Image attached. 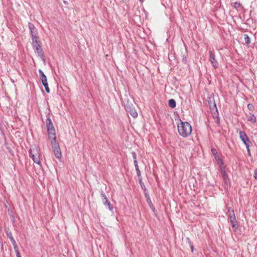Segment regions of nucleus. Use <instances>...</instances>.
Masks as SVG:
<instances>
[{
  "instance_id": "nucleus-21",
  "label": "nucleus",
  "mask_w": 257,
  "mask_h": 257,
  "mask_svg": "<svg viewBox=\"0 0 257 257\" xmlns=\"http://www.w3.org/2000/svg\"><path fill=\"white\" fill-rule=\"evenodd\" d=\"M244 42H245L246 44H249L250 43V38L249 37H248V36L247 35H244Z\"/></svg>"
},
{
  "instance_id": "nucleus-5",
  "label": "nucleus",
  "mask_w": 257,
  "mask_h": 257,
  "mask_svg": "<svg viewBox=\"0 0 257 257\" xmlns=\"http://www.w3.org/2000/svg\"><path fill=\"white\" fill-rule=\"evenodd\" d=\"M125 108L126 111L134 118H136L138 116V113L132 105L127 104L125 106Z\"/></svg>"
},
{
  "instance_id": "nucleus-35",
  "label": "nucleus",
  "mask_w": 257,
  "mask_h": 257,
  "mask_svg": "<svg viewBox=\"0 0 257 257\" xmlns=\"http://www.w3.org/2000/svg\"><path fill=\"white\" fill-rule=\"evenodd\" d=\"M12 244H13V246H16V245H17L16 241H15V242H12Z\"/></svg>"
},
{
  "instance_id": "nucleus-12",
  "label": "nucleus",
  "mask_w": 257,
  "mask_h": 257,
  "mask_svg": "<svg viewBox=\"0 0 257 257\" xmlns=\"http://www.w3.org/2000/svg\"><path fill=\"white\" fill-rule=\"evenodd\" d=\"M29 28L31 31V35H37V30L34 25L31 23H29Z\"/></svg>"
},
{
  "instance_id": "nucleus-10",
  "label": "nucleus",
  "mask_w": 257,
  "mask_h": 257,
  "mask_svg": "<svg viewBox=\"0 0 257 257\" xmlns=\"http://www.w3.org/2000/svg\"><path fill=\"white\" fill-rule=\"evenodd\" d=\"M47 132L48 137L50 140H51V141H57L55 128L48 130Z\"/></svg>"
},
{
  "instance_id": "nucleus-28",
  "label": "nucleus",
  "mask_w": 257,
  "mask_h": 257,
  "mask_svg": "<svg viewBox=\"0 0 257 257\" xmlns=\"http://www.w3.org/2000/svg\"><path fill=\"white\" fill-rule=\"evenodd\" d=\"M211 152H212V154L214 155V156L217 155V152L215 149L212 148L211 149Z\"/></svg>"
},
{
  "instance_id": "nucleus-34",
  "label": "nucleus",
  "mask_w": 257,
  "mask_h": 257,
  "mask_svg": "<svg viewBox=\"0 0 257 257\" xmlns=\"http://www.w3.org/2000/svg\"><path fill=\"white\" fill-rule=\"evenodd\" d=\"M252 107V105H251L250 104L248 105V107L249 109H250Z\"/></svg>"
},
{
  "instance_id": "nucleus-36",
  "label": "nucleus",
  "mask_w": 257,
  "mask_h": 257,
  "mask_svg": "<svg viewBox=\"0 0 257 257\" xmlns=\"http://www.w3.org/2000/svg\"><path fill=\"white\" fill-rule=\"evenodd\" d=\"M9 237H10V239L11 240H12V239H14L13 238V237L12 236V234H11V235L9 236Z\"/></svg>"
},
{
  "instance_id": "nucleus-16",
  "label": "nucleus",
  "mask_w": 257,
  "mask_h": 257,
  "mask_svg": "<svg viewBox=\"0 0 257 257\" xmlns=\"http://www.w3.org/2000/svg\"><path fill=\"white\" fill-rule=\"evenodd\" d=\"M35 52L37 53L40 57L44 59V53L41 48L37 49V50H35Z\"/></svg>"
},
{
  "instance_id": "nucleus-8",
  "label": "nucleus",
  "mask_w": 257,
  "mask_h": 257,
  "mask_svg": "<svg viewBox=\"0 0 257 257\" xmlns=\"http://www.w3.org/2000/svg\"><path fill=\"white\" fill-rule=\"evenodd\" d=\"M209 61L214 68H217L218 66V63L217 62L214 53L209 51Z\"/></svg>"
},
{
  "instance_id": "nucleus-20",
  "label": "nucleus",
  "mask_w": 257,
  "mask_h": 257,
  "mask_svg": "<svg viewBox=\"0 0 257 257\" xmlns=\"http://www.w3.org/2000/svg\"><path fill=\"white\" fill-rule=\"evenodd\" d=\"M100 195L102 199L103 202L108 200L105 194L103 191H101Z\"/></svg>"
},
{
  "instance_id": "nucleus-19",
  "label": "nucleus",
  "mask_w": 257,
  "mask_h": 257,
  "mask_svg": "<svg viewBox=\"0 0 257 257\" xmlns=\"http://www.w3.org/2000/svg\"><path fill=\"white\" fill-rule=\"evenodd\" d=\"M214 157H215V159L217 161L218 163L219 164L220 167L221 168V167H223L222 165H223V163L222 160L219 158V157L218 156V155H216Z\"/></svg>"
},
{
  "instance_id": "nucleus-17",
  "label": "nucleus",
  "mask_w": 257,
  "mask_h": 257,
  "mask_svg": "<svg viewBox=\"0 0 257 257\" xmlns=\"http://www.w3.org/2000/svg\"><path fill=\"white\" fill-rule=\"evenodd\" d=\"M169 106L172 108H173L176 107V101L174 99H171L169 100Z\"/></svg>"
},
{
  "instance_id": "nucleus-13",
  "label": "nucleus",
  "mask_w": 257,
  "mask_h": 257,
  "mask_svg": "<svg viewBox=\"0 0 257 257\" xmlns=\"http://www.w3.org/2000/svg\"><path fill=\"white\" fill-rule=\"evenodd\" d=\"M46 123L47 131L50 130L54 129L53 124L51 119L49 117L47 118Z\"/></svg>"
},
{
  "instance_id": "nucleus-18",
  "label": "nucleus",
  "mask_w": 257,
  "mask_h": 257,
  "mask_svg": "<svg viewBox=\"0 0 257 257\" xmlns=\"http://www.w3.org/2000/svg\"><path fill=\"white\" fill-rule=\"evenodd\" d=\"M103 204L105 206H107L109 210L112 211L113 207L111 205L110 202L107 200L106 201H103Z\"/></svg>"
},
{
  "instance_id": "nucleus-22",
  "label": "nucleus",
  "mask_w": 257,
  "mask_h": 257,
  "mask_svg": "<svg viewBox=\"0 0 257 257\" xmlns=\"http://www.w3.org/2000/svg\"><path fill=\"white\" fill-rule=\"evenodd\" d=\"M135 168H136V170L137 171V175L138 176H140L141 175V172L139 170L138 164H135Z\"/></svg>"
},
{
  "instance_id": "nucleus-32",
  "label": "nucleus",
  "mask_w": 257,
  "mask_h": 257,
  "mask_svg": "<svg viewBox=\"0 0 257 257\" xmlns=\"http://www.w3.org/2000/svg\"><path fill=\"white\" fill-rule=\"evenodd\" d=\"M16 253V256L17 257H21V255H20V253L19 251H18Z\"/></svg>"
},
{
  "instance_id": "nucleus-4",
  "label": "nucleus",
  "mask_w": 257,
  "mask_h": 257,
  "mask_svg": "<svg viewBox=\"0 0 257 257\" xmlns=\"http://www.w3.org/2000/svg\"><path fill=\"white\" fill-rule=\"evenodd\" d=\"M239 138L243 142V144L245 145L246 147L248 149L249 145L251 144L250 140L247 137L246 134L243 132H240L239 133ZM248 152H249V149H248Z\"/></svg>"
},
{
  "instance_id": "nucleus-1",
  "label": "nucleus",
  "mask_w": 257,
  "mask_h": 257,
  "mask_svg": "<svg viewBox=\"0 0 257 257\" xmlns=\"http://www.w3.org/2000/svg\"><path fill=\"white\" fill-rule=\"evenodd\" d=\"M178 131L182 137L185 138L191 134L192 127L188 122L181 121L178 125Z\"/></svg>"
},
{
  "instance_id": "nucleus-26",
  "label": "nucleus",
  "mask_w": 257,
  "mask_h": 257,
  "mask_svg": "<svg viewBox=\"0 0 257 257\" xmlns=\"http://www.w3.org/2000/svg\"><path fill=\"white\" fill-rule=\"evenodd\" d=\"M33 46L35 50H37V49H39V48H41L40 43L37 44L36 45V44L34 45H33Z\"/></svg>"
},
{
  "instance_id": "nucleus-6",
  "label": "nucleus",
  "mask_w": 257,
  "mask_h": 257,
  "mask_svg": "<svg viewBox=\"0 0 257 257\" xmlns=\"http://www.w3.org/2000/svg\"><path fill=\"white\" fill-rule=\"evenodd\" d=\"M232 213H229V221L231 224L232 227L234 228V230H235L238 227V225L237 223V221L233 211Z\"/></svg>"
},
{
  "instance_id": "nucleus-38",
  "label": "nucleus",
  "mask_w": 257,
  "mask_h": 257,
  "mask_svg": "<svg viewBox=\"0 0 257 257\" xmlns=\"http://www.w3.org/2000/svg\"><path fill=\"white\" fill-rule=\"evenodd\" d=\"M140 1L141 2H142V1H143V0H140Z\"/></svg>"
},
{
  "instance_id": "nucleus-3",
  "label": "nucleus",
  "mask_w": 257,
  "mask_h": 257,
  "mask_svg": "<svg viewBox=\"0 0 257 257\" xmlns=\"http://www.w3.org/2000/svg\"><path fill=\"white\" fill-rule=\"evenodd\" d=\"M51 145L54 155L57 159H60L62 155L59 143L57 141H51Z\"/></svg>"
},
{
  "instance_id": "nucleus-7",
  "label": "nucleus",
  "mask_w": 257,
  "mask_h": 257,
  "mask_svg": "<svg viewBox=\"0 0 257 257\" xmlns=\"http://www.w3.org/2000/svg\"><path fill=\"white\" fill-rule=\"evenodd\" d=\"M220 169H221V176H222V178L224 181L225 187H227L229 184V183L228 176L224 170V167H221Z\"/></svg>"
},
{
  "instance_id": "nucleus-24",
  "label": "nucleus",
  "mask_w": 257,
  "mask_h": 257,
  "mask_svg": "<svg viewBox=\"0 0 257 257\" xmlns=\"http://www.w3.org/2000/svg\"><path fill=\"white\" fill-rule=\"evenodd\" d=\"M186 240H187V242H188V243L190 245L191 251L193 252V245L192 244V243L191 242L190 238H187Z\"/></svg>"
},
{
  "instance_id": "nucleus-37",
  "label": "nucleus",
  "mask_w": 257,
  "mask_h": 257,
  "mask_svg": "<svg viewBox=\"0 0 257 257\" xmlns=\"http://www.w3.org/2000/svg\"><path fill=\"white\" fill-rule=\"evenodd\" d=\"M11 242H12H12H15V239H12V240H11Z\"/></svg>"
},
{
  "instance_id": "nucleus-31",
  "label": "nucleus",
  "mask_w": 257,
  "mask_h": 257,
  "mask_svg": "<svg viewBox=\"0 0 257 257\" xmlns=\"http://www.w3.org/2000/svg\"><path fill=\"white\" fill-rule=\"evenodd\" d=\"M255 179L257 180V169L254 171V175Z\"/></svg>"
},
{
  "instance_id": "nucleus-9",
  "label": "nucleus",
  "mask_w": 257,
  "mask_h": 257,
  "mask_svg": "<svg viewBox=\"0 0 257 257\" xmlns=\"http://www.w3.org/2000/svg\"><path fill=\"white\" fill-rule=\"evenodd\" d=\"M209 107L211 112L213 114V117H216L218 115L217 109L214 101L212 102L210 101L209 102Z\"/></svg>"
},
{
  "instance_id": "nucleus-33",
  "label": "nucleus",
  "mask_w": 257,
  "mask_h": 257,
  "mask_svg": "<svg viewBox=\"0 0 257 257\" xmlns=\"http://www.w3.org/2000/svg\"><path fill=\"white\" fill-rule=\"evenodd\" d=\"M45 90H46V91L47 93H49L50 92V89H49V87H48L47 88H45Z\"/></svg>"
},
{
  "instance_id": "nucleus-2",
  "label": "nucleus",
  "mask_w": 257,
  "mask_h": 257,
  "mask_svg": "<svg viewBox=\"0 0 257 257\" xmlns=\"http://www.w3.org/2000/svg\"><path fill=\"white\" fill-rule=\"evenodd\" d=\"M30 155L34 162L38 164H41L40 150L37 147L33 148L30 150Z\"/></svg>"
},
{
  "instance_id": "nucleus-14",
  "label": "nucleus",
  "mask_w": 257,
  "mask_h": 257,
  "mask_svg": "<svg viewBox=\"0 0 257 257\" xmlns=\"http://www.w3.org/2000/svg\"><path fill=\"white\" fill-rule=\"evenodd\" d=\"M247 120L252 123H254L256 121V118L253 114L250 113L247 116Z\"/></svg>"
},
{
  "instance_id": "nucleus-25",
  "label": "nucleus",
  "mask_w": 257,
  "mask_h": 257,
  "mask_svg": "<svg viewBox=\"0 0 257 257\" xmlns=\"http://www.w3.org/2000/svg\"><path fill=\"white\" fill-rule=\"evenodd\" d=\"M147 202H148V203L149 204V205H150V207H151L153 210H154V209H155V208H154V206H153V205L152 203H151V199H150L149 198H148L147 199Z\"/></svg>"
},
{
  "instance_id": "nucleus-11",
  "label": "nucleus",
  "mask_w": 257,
  "mask_h": 257,
  "mask_svg": "<svg viewBox=\"0 0 257 257\" xmlns=\"http://www.w3.org/2000/svg\"><path fill=\"white\" fill-rule=\"evenodd\" d=\"M39 73L42 83H45L47 82V77L41 69L39 70Z\"/></svg>"
},
{
  "instance_id": "nucleus-27",
  "label": "nucleus",
  "mask_w": 257,
  "mask_h": 257,
  "mask_svg": "<svg viewBox=\"0 0 257 257\" xmlns=\"http://www.w3.org/2000/svg\"><path fill=\"white\" fill-rule=\"evenodd\" d=\"M233 6L235 8L237 9L240 6V4L238 2H235L233 3Z\"/></svg>"
},
{
  "instance_id": "nucleus-15",
  "label": "nucleus",
  "mask_w": 257,
  "mask_h": 257,
  "mask_svg": "<svg viewBox=\"0 0 257 257\" xmlns=\"http://www.w3.org/2000/svg\"><path fill=\"white\" fill-rule=\"evenodd\" d=\"M32 37L33 45L40 43V42L38 41L39 38L37 36V35H32Z\"/></svg>"
},
{
  "instance_id": "nucleus-23",
  "label": "nucleus",
  "mask_w": 257,
  "mask_h": 257,
  "mask_svg": "<svg viewBox=\"0 0 257 257\" xmlns=\"http://www.w3.org/2000/svg\"><path fill=\"white\" fill-rule=\"evenodd\" d=\"M132 155H133V157L134 161V164H138V162L137 160V155H136V153L135 152H133L132 153Z\"/></svg>"
},
{
  "instance_id": "nucleus-29",
  "label": "nucleus",
  "mask_w": 257,
  "mask_h": 257,
  "mask_svg": "<svg viewBox=\"0 0 257 257\" xmlns=\"http://www.w3.org/2000/svg\"><path fill=\"white\" fill-rule=\"evenodd\" d=\"M14 246V249H15L16 252L19 251V248H18L17 244L16 245V246Z\"/></svg>"
},
{
  "instance_id": "nucleus-30",
  "label": "nucleus",
  "mask_w": 257,
  "mask_h": 257,
  "mask_svg": "<svg viewBox=\"0 0 257 257\" xmlns=\"http://www.w3.org/2000/svg\"><path fill=\"white\" fill-rule=\"evenodd\" d=\"M42 84L44 85L45 88H47L48 87V82H46V83H42Z\"/></svg>"
}]
</instances>
